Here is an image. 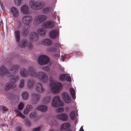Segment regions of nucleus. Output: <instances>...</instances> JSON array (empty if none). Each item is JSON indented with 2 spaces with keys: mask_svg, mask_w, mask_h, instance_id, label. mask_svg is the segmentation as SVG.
Here are the masks:
<instances>
[{
  "mask_svg": "<svg viewBox=\"0 0 131 131\" xmlns=\"http://www.w3.org/2000/svg\"><path fill=\"white\" fill-rule=\"evenodd\" d=\"M29 95L26 91H24L22 93V96L23 99L24 100L27 99Z\"/></svg>",
  "mask_w": 131,
  "mask_h": 131,
  "instance_id": "34",
  "label": "nucleus"
},
{
  "mask_svg": "<svg viewBox=\"0 0 131 131\" xmlns=\"http://www.w3.org/2000/svg\"><path fill=\"white\" fill-rule=\"evenodd\" d=\"M47 50L49 51L54 52L53 56L56 58H58L60 56V50L58 48H56L54 47H51L48 48Z\"/></svg>",
  "mask_w": 131,
  "mask_h": 131,
  "instance_id": "9",
  "label": "nucleus"
},
{
  "mask_svg": "<svg viewBox=\"0 0 131 131\" xmlns=\"http://www.w3.org/2000/svg\"><path fill=\"white\" fill-rule=\"evenodd\" d=\"M62 95L63 99L66 103H69L70 102L71 98L68 93L64 92L62 94Z\"/></svg>",
  "mask_w": 131,
  "mask_h": 131,
  "instance_id": "15",
  "label": "nucleus"
},
{
  "mask_svg": "<svg viewBox=\"0 0 131 131\" xmlns=\"http://www.w3.org/2000/svg\"><path fill=\"white\" fill-rule=\"evenodd\" d=\"M70 126V124L69 123H64L61 125L60 128V129L62 130H65L69 128Z\"/></svg>",
  "mask_w": 131,
  "mask_h": 131,
  "instance_id": "27",
  "label": "nucleus"
},
{
  "mask_svg": "<svg viewBox=\"0 0 131 131\" xmlns=\"http://www.w3.org/2000/svg\"><path fill=\"white\" fill-rule=\"evenodd\" d=\"M21 128L19 127H18L16 128V131H20L21 130Z\"/></svg>",
  "mask_w": 131,
  "mask_h": 131,
  "instance_id": "53",
  "label": "nucleus"
},
{
  "mask_svg": "<svg viewBox=\"0 0 131 131\" xmlns=\"http://www.w3.org/2000/svg\"><path fill=\"white\" fill-rule=\"evenodd\" d=\"M39 38L38 34L35 32H32L30 33L29 39L30 41L32 42H34L37 41Z\"/></svg>",
  "mask_w": 131,
  "mask_h": 131,
  "instance_id": "11",
  "label": "nucleus"
},
{
  "mask_svg": "<svg viewBox=\"0 0 131 131\" xmlns=\"http://www.w3.org/2000/svg\"><path fill=\"white\" fill-rule=\"evenodd\" d=\"M77 112V111H72L70 112V115L71 119L72 120H73L75 119L76 115H77V114L76 113Z\"/></svg>",
  "mask_w": 131,
  "mask_h": 131,
  "instance_id": "30",
  "label": "nucleus"
},
{
  "mask_svg": "<svg viewBox=\"0 0 131 131\" xmlns=\"http://www.w3.org/2000/svg\"><path fill=\"white\" fill-rule=\"evenodd\" d=\"M51 98V97L50 96L48 95L45 96L41 100V102L43 104H47L50 102Z\"/></svg>",
  "mask_w": 131,
  "mask_h": 131,
  "instance_id": "18",
  "label": "nucleus"
},
{
  "mask_svg": "<svg viewBox=\"0 0 131 131\" xmlns=\"http://www.w3.org/2000/svg\"><path fill=\"white\" fill-rule=\"evenodd\" d=\"M70 91L72 98L74 99H75L76 98V95L75 90L73 88H71L70 89Z\"/></svg>",
  "mask_w": 131,
  "mask_h": 131,
  "instance_id": "29",
  "label": "nucleus"
},
{
  "mask_svg": "<svg viewBox=\"0 0 131 131\" xmlns=\"http://www.w3.org/2000/svg\"><path fill=\"white\" fill-rule=\"evenodd\" d=\"M32 18L30 15H25L23 16L21 18V21L24 25L22 28L21 33L24 36H27L30 24L32 22Z\"/></svg>",
  "mask_w": 131,
  "mask_h": 131,
  "instance_id": "2",
  "label": "nucleus"
},
{
  "mask_svg": "<svg viewBox=\"0 0 131 131\" xmlns=\"http://www.w3.org/2000/svg\"><path fill=\"white\" fill-rule=\"evenodd\" d=\"M47 19L46 16L43 15H39L36 16L35 18V22L36 25L40 24Z\"/></svg>",
  "mask_w": 131,
  "mask_h": 131,
  "instance_id": "7",
  "label": "nucleus"
},
{
  "mask_svg": "<svg viewBox=\"0 0 131 131\" xmlns=\"http://www.w3.org/2000/svg\"><path fill=\"white\" fill-rule=\"evenodd\" d=\"M2 110L4 111H7L8 109L6 106H4L2 107Z\"/></svg>",
  "mask_w": 131,
  "mask_h": 131,
  "instance_id": "51",
  "label": "nucleus"
},
{
  "mask_svg": "<svg viewBox=\"0 0 131 131\" xmlns=\"http://www.w3.org/2000/svg\"><path fill=\"white\" fill-rule=\"evenodd\" d=\"M21 12L24 14H28L29 13V7L28 5L24 4L20 8Z\"/></svg>",
  "mask_w": 131,
  "mask_h": 131,
  "instance_id": "17",
  "label": "nucleus"
},
{
  "mask_svg": "<svg viewBox=\"0 0 131 131\" xmlns=\"http://www.w3.org/2000/svg\"><path fill=\"white\" fill-rule=\"evenodd\" d=\"M25 123L28 126H30V123L28 121V120H26L25 121Z\"/></svg>",
  "mask_w": 131,
  "mask_h": 131,
  "instance_id": "46",
  "label": "nucleus"
},
{
  "mask_svg": "<svg viewBox=\"0 0 131 131\" xmlns=\"http://www.w3.org/2000/svg\"><path fill=\"white\" fill-rule=\"evenodd\" d=\"M56 110L57 112H63L64 109L63 107H61L57 108Z\"/></svg>",
  "mask_w": 131,
  "mask_h": 131,
  "instance_id": "40",
  "label": "nucleus"
},
{
  "mask_svg": "<svg viewBox=\"0 0 131 131\" xmlns=\"http://www.w3.org/2000/svg\"><path fill=\"white\" fill-rule=\"evenodd\" d=\"M17 43H19L20 46L22 47H24L26 46L28 44L27 40L24 39L21 40L19 43L18 42Z\"/></svg>",
  "mask_w": 131,
  "mask_h": 131,
  "instance_id": "28",
  "label": "nucleus"
},
{
  "mask_svg": "<svg viewBox=\"0 0 131 131\" xmlns=\"http://www.w3.org/2000/svg\"><path fill=\"white\" fill-rule=\"evenodd\" d=\"M79 131H84V130L83 129V127L82 126H81V127Z\"/></svg>",
  "mask_w": 131,
  "mask_h": 131,
  "instance_id": "54",
  "label": "nucleus"
},
{
  "mask_svg": "<svg viewBox=\"0 0 131 131\" xmlns=\"http://www.w3.org/2000/svg\"><path fill=\"white\" fill-rule=\"evenodd\" d=\"M40 95L37 93H32V103L33 104H36L39 101Z\"/></svg>",
  "mask_w": 131,
  "mask_h": 131,
  "instance_id": "14",
  "label": "nucleus"
},
{
  "mask_svg": "<svg viewBox=\"0 0 131 131\" xmlns=\"http://www.w3.org/2000/svg\"><path fill=\"white\" fill-rule=\"evenodd\" d=\"M36 90L39 92L41 93L45 91L42 84L40 83H38L37 84L36 86Z\"/></svg>",
  "mask_w": 131,
  "mask_h": 131,
  "instance_id": "22",
  "label": "nucleus"
},
{
  "mask_svg": "<svg viewBox=\"0 0 131 131\" xmlns=\"http://www.w3.org/2000/svg\"><path fill=\"white\" fill-rule=\"evenodd\" d=\"M3 4L2 3H1L0 4V5L1 6L2 10L3 11H4V6L3 5Z\"/></svg>",
  "mask_w": 131,
  "mask_h": 131,
  "instance_id": "48",
  "label": "nucleus"
},
{
  "mask_svg": "<svg viewBox=\"0 0 131 131\" xmlns=\"http://www.w3.org/2000/svg\"><path fill=\"white\" fill-rule=\"evenodd\" d=\"M15 85L14 82H10L7 83L5 85V89L9 90L15 87Z\"/></svg>",
  "mask_w": 131,
  "mask_h": 131,
  "instance_id": "19",
  "label": "nucleus"
},
{
  "mask_svg": "<svg viewBox=\"0 0 131 131\" xmlns=\"http://www.w3.org/2000/svg\"><path fill=\"white\" fill-rule=\"evenodd\" d=\"M59 30L53 29L49 33V36L51 38L58 39L59 37Z\"/></svg>",
  "mask_w": 131,
  "mask_h": 131,
  "instance_id": "10",
  "label": "nucleus"
},
{
  "mask_svg": "<svg viewBox=\"0 0 131 131\" xmlns=\"http://www.w3.org/2000/svg\"><path fill=\"white\" fill-rule=\"evenodd\" d=\"M54 25V22L52 21H47L44 22L41 25L42 27L45 28H51Z\"/></svg>",
  "mask_w": 131,
  "mask_h": 131,
  "instance_id": "12",
  "label": "nucleus"
},
{
  "mask_svg": "<svg viewBox=\"0 0 131 131\" xmlns=\"http://www.w3.org/2000/svg\"><path fill=\"white\" fill-rule=\"evenodd\" d=\"M37 114L35 112H31L29 115V117L30 118H34L35 117Z\"/></svg>",
  "mask_w": 131,
  "mask_h": 131,
  "instance_id": "39",
  "label": "nucleus"
},
{
  "mask_svg": "<svg viewBox=\"0 0 131 131\" xmlns=\"http://www.w3.org/2000/svg\"><path fill=\"white\" fill-rule=\"evenodd\" d=\"M10 72V71H8L4 66H2L0 68V76H2L5 75L7 77H10V79L12 80L13 82L17 81L18 79V76L14 73L13 74H11Z\"/></svg>",
  "mask_w": 131,
  "mask_h": 131,
  "instance_id": "5",
  "label": "nucleus"
},
{
  "mask_svg": "<svg viewBox=\"0 0 131 131\" xmlns=\"http://www.w3.org/2000/svg\"><path fill=\"white\" fill-rule=\"evenodd\" d=\"M71 78L69 76H66V80L68 82H70L71 81Z\"/></svg>",
  "mask_w": 131,
  "mask_h": 131,
  "instance_id": "44",
  "label": "nucleus"
},
{
  "mask_svg": "<svg viewBox=\"0 0 131 131\" xmlns=\"http://www.w3.org/2000/svg\"><path fill=\"white\" fill-rule=\"evenodd\" d=\"M41 127H39L37 128H34L33 129L32 131H39L40 130V129Z\"/></svg>",
  "mask_w": 131,
  "mask_h": 131,
  "instance_id": "47",
  "label": "nucleus"
},
{
  "mask_svg": "<svg viewBox=\"0 0 131 131\" xmlns=\"http://www.w3.org/2000/svg\"><path fill=\"white\" fill-rule=\"evenodd\" d=\"M25 80L24 79L20 80L19 84V87L20 88H23L25 85Z\"/></svg>",
  "mask_w": 131,
  "mask_h": 131,
  "instance_id": "37",
  "label": "nucleus"
},
{
  "mask_svg": "<svg viewBox=\"0 0 131 131\" xmlns=\"http://www.w3.org/2000/svg\"><path fill=\"white\" fill-rule=\"evenodd\" d=\"M15 39L17 43H19L20 40V32L18 30H16L15 31Z\"/></svg>",
  "mask_w": 131,
  "mask_h": 131,
  "instance_id": "24",
  "label": "nucleus"
},
{
  "mask_svg": "<svg viewBox=\"0 0 131 131\" xmlns=\"http://www.w3.org/2000/svg\"><path fill=\"white\" fill-rule=\"evenodd\" d=\"M56 118L62 121H66L68 119V117L67 115L64 113L59 114L56 116Z\"/></svg>",
  "mask_w": 131,
  "mask_h": 131,
  "instance_id": "16",
  "label": "nucleus"
},
{
  "mask_svg": "<svg viewBox=\"0 0 131 131\" xmlns=\"http://www.w3.org/2000/svg\"><path fill=\"white\" fill-rule=\"evenodd\" d=\"M47 108V107L45 105H40L38 106L37 109L42 111H45L46 110Z\"/></svg>",
  "mask_w": 131,
  "mask_h": 131,
  "instance_id": "33",
  "label": "nucleus"
},
{
  "mask_svg": "<svg viewBox=\"0 0 131 131\" xmlns=\"http://www.w3.org/2000/svg\"><path fill=\"white\" fill-rule=\"evenodd\" d=\"M19 68V66L17 65H14L10 68V70L15 72L18 70Z\"/></svg>",
  "mask_w": 131,
  "mask_h": 131,
  "instance_id": "35",
  "label": "nucleus"
},
{
  "mask_svg": "<svg viewBox=\"0 0 131 131\" xmlns=\"http://www.w3.org/2000/svg\"><path fill=\"white\" fill-rule=\"evenodd\" d=\"M20 74L21 77L24 78L26 77L29 75L36 77L41 82L44 83H47L48 81V76L47 74L42 71L36 72L35 68L32 66L29 67L28 71L24 68H21Z\"/></svg>",
  "mask_w": 131,
  "mask_h": 131,
  "instance_id": "1",
  "label": "nucleus"
},
{
  "mask_svg": "<svg viewBox=\"0 0 131 131\" xmlns=\"http://www.w3.org/2000/svg\"><path fill=\"white\" fill-rule=\"evenodd\" d=\"M3 25V22L1 21L0 22V26H2Z\"/></svg>",
  "mask_w": 131,
  "mask_h": 131,
  "instance_id": "55",
  "label": "nucleus"
},
{
  "mask_svg": "<svg viewBox=\"0 0 131 131\" xmlns=\"http://www.w3.org/2000/svg\"><path fill=\"white\" fill-rule=\"evenodd\" d=\"M28 46V48L29 49H32L33 48V46L31 43H29Z\"/></svg>",
  "mask_w": 131,
  "mask_h": 131,
  "instance_id": "45",
  "label": "nucleus"
},
{
  "mask_svg": "<svg viewBox=\"0 0 131 131\" xmlns=\"http://www.w3.org/2000/svg\"><path fill=\"white\" fill-rule=\"evenodd\" d=\"M57 14L56 13V12H55L54 14H53V17L55 19V20H56V16H57Z\"/></svg>",
  "mask_w": 131,
  "mask_h": 131,
  "instance_id": "50",
  "label": "nucleus"
},
{
  "mask_svg": "<svg viewBox=\"0 0 131 131\" xmlns=\"http://www.w3.org/2000/svg\"><path fill=\"white\" fill-rule=\"evenodd\" d=\"M49 131H54V130L53 129H51Z\"/></svg>",
  "mask_w": 131,
  "mask_h": 131,
  "instance_id": "60",
  "label": "nucleus"
},
{
  "mask_svg": "<svg viewBox=\"0 0 131 131\" xmlns=\"http://www.w3.org/2000/svg\"><path fill=\"white\" fill-rule=\"evenodd\" d=\"M7 96L10 97L12 100L16 101L19 100V96L18 95H14L12 93H8Z\"/></svg>",
  "mask_w": 131,
  "mask_h": 131,
  "instance_id": "23",
  "label": "nucleus"
},
{
  "mask_svg": "<svg viewBox=\"0 0 131 131\" xmlns=\"http://www.w3.org/2000/svg\"><path fill=\"white\" fill-rule=\"evenodd\" d=\"M29 4L30 7L35 10L41 9L45 5L44 2L38 0H30Z\"/></svg>",
  "mask_w": 131,
  "mask_h": 131,
  "instance_id": "4",
  "label": "nucleus"
},
{
  "mask_svg": "<svg viewBox=\"0 0 131 131\" xmlns=\"http://www.w3.org/2000/svg\"><path fill=\"white\" fill-rule=\"evenodd\" d=\"M54 46L58 48H61L62 49V46H63V45H61L58 43H55L54 44Z\"/></svg>",
  "mask_w": 131,
  "mask_h": 131,
  "instance_id": "42",
  "label": "nucleus"
},
{
  "mask_svg": "<svg viewBox=\"0 0 131 131\" xmlns=\"http://www.w3.org/2000/svg\"><path fill=\"white\" fill-rule=\"evenodd\" d=\"M51 8L50 7H46L42 8V12L44 14L48 13L50 10Z\"/></svg>",
  "mask_w": 131,
  "mask_h": 131,
  "instance_id": "31",
  "label": "nucleus"
},
{
  "mask_svg": "<svg viewBox=\"0 0 131 131\" xmlns=\"http://www.w3.org/2000/svg\"><path fill=\"white\" fill-rule=\"evenodd\" d=\"M16 114L17 116H18L22 118L23 119L25 118V116L21 112L18 111V110L16 109L15 110Z\"/></svg>",
  "mask_w": 131,
  "mask_h": 131,
  "instance_id": "36",
  "label": "nucleus"
},
{
  "mask_svg": "<svg viewBox=\"0 0 131 131\" xmlns=\"http://www.w3.org/2000/svg\"><path fill=\"white\" fill-rule=\"evenodd\" d=\"M57 19H58V20L59 21V24H60V22H59V20H60V17H59L58 16H57Z\"/></svg>",
  "mask_w": 131,
  "mask_h": 131,
  "instance_id": "57",
  "label": "nucleus"
},
{
  "mask_svg": "<svg viewBox=\"0 0 131 131\" xmlns=\"http://www.w3.org/2000/svg\"><path fill=\"white\" fill-rule=\"evenodd\" d=\"M66 75L65 74H61L60 76V79L61 80H63L65 78Z\"/></svg>",
  "mask_w": 131,
  "mask_h": 131,
  "instance_id": "43",
  "label": "nucleus"
},
{
  "mask_svg": "<svg viewBox=\"0 0 131 131\" xmlns=\"http://www.w3.org/2000/svg\"><path fill=\"white\" fill-rule=\"evenodd\" d=\"M65 131H72V130L71 129H69L65 130Z\"/></svg>",
  "mask_w": 131,
  "mask_h": 131,
  "instance_id": "58",
  "label": "nucleus"
},
{
  "mask_svg": "<svg viewBox=\"0 0 131 131\" xmlns=\"http://www.w3.org/2000/svg\"><path fill=\"white\" fill-rule=\"evenodd\" d=\"M49 61L48 58L46 55H41L38 58V62L40 65H45Z\"/></svg>",
  "mask_w": 131,
  "mask_h": 131,
  "instance_id": "8",
  "label": "nucleus"
},
{
  "mask_svg": "<svg viewBox=\"0 0 131 131\" xmlns=\"http://www.w3.org/2000/svg\"><path fill=\"white\" fill-rule=\"evenodd\" d=\"M42 43L46 46H50L51 45L52 42L50 39L46 38L42 40Z\"/></svg>",
  "mask_w": 131,
  "mask_h": 131,
  "instance_id": "26",
  "label": "nucleus"
},
{
  "mask_svg": "<svg viewBox=\"0 0 131 131\" xmlns=\"http://www.w3.org/2000/svg\"><path fill=\"white\" fill-rule=\"evenodd\" d=\"M49 86L52 92L53 93H56L59 92L62 88V84L59 82L54 81L52 77L49 78Z\"/></svg>",
  "mask_w": 131,
  "mask_h": 131,
  "instance_id": "3",
  "label": "nucleus"
},
{
  "mask_svg": "<svg viewBox=\"0 0 131 131\" xmlns=\"http://www.w3.org/2000/svg\"><path fill=\"white\" fill-rule=\"evenodd\" d=\"M44 28H38L37 30V34L41 36H44L46 35V30Z\"/></svg>",
  "mask_w": 131,
  "mask_h": 131,
  "instance_id": "20",
  "label": "nucleus"
},
{
  "mask_svg": "<svg viewBox=\"0 0 131 131\" xmlns=\"http://www.w3.org/2000/svg\"><path fill=\"white\" fill-rule=\"evenodd\" d=\"M60 69L62 71H63L64 70V68L63 67H61Z\"/></svg>",
  "mask_w": 131,
  "mask_h": 131,
  "instance_id": "59",
  "label": "nucleus"
},
{
  "mask_svg": "<svg viewBox=\"0 0 131 131\" xmlns=\"http://www.w3.org/2000/svg\"><path fill=\"white\" fill-rule=\"evenodd\" d=\"M77 54L78 55H81L82 54L80 52H77Z\"/></svg>",
  "mask_w": 131,
  "mask_h": 131,
  "instance_id": "56",
  "label": "nucleus"
},
{
  "mask_svg": "<svg viewBox=\"0 0 131 131\" xmlns=\"http://www.w3.org/2000/svg\"><path fill=\"white\" fill-rule=\"evenodd\" d=\"M15 5L17 6H19L23 3V0H14Z\"/></svg>",
  "mask_w": 131,
  "mask_h": 131,
  "instance_id": "32",
  "label": "nucleus"
},
{
  "mask_svg": "<svg viewBox=\"0 0 131 131\" xmlns=\"http://www.w3.org/2000/svg\"><path fill=\"white\" fill-rule=\"evenodd\" d=\"M10 11L13 16L16 18L19 17V13L18 9L15 7H12L10 8Z\"/></svg>",
  "mask_w": 131,
  "mask_h": 131,
  "instance_id": "13",
  "label": "nucleus"
},
{
  "mask_svg": "<svg viewBox=\"0 0 131 131\" xmlns=\"http://www.w3.org/2000/svg\"><path fill=\"white\" fill-rule=\"evenodd\" d=\"M24 106V104L22 102H20L18 105V109L20 110H22Z\"/></svg>",
  "mask_w": 131,
  "mask_h": 131,
  "instance_id": "38",
  "label": "nucleus"
},
{
  "mask_svg": "<svg viewBox=\"0 0 131 131\" xmlns=\"http://www.w3.org/2000/svg\"><path fill=\"white\" fill-rule=\"evenodd\" d=\"M62 59L61 61L63 62L64 61V59H67L68 58V57H67L66 55H65L64 57H63L62 56H61Z\"/></svg>",
  "mask_w": 131,
  "mask_h": 131,
  "instance_id": "52",
  "label": "nucleus"
},
{
  "mask_svg": "<svg viewBox=\"0 0 131 131\" xmlns=\"http://www.w3.org/2000/svg\"><path fill=\"white\" fill-rule=\"evenodd\" d=\"M43 69L44 70H45L46 71H49L50 70V67L49 66H48L47 67H44L43 68Z\"/></svg>",
  "mask_w": 131,
  "mask_h": 131,
  "instance_id": "49",
  "label": "nucleus"
},
{
  "mask_svg": "<svg viewBox=\"0 0 131 131\" xmlns=\"http://www.w3.org/2000/svg\"><path fill=\"white\" fill-rule=\"evenodd\" d=\"M32 109V106L31 105H27L24 110L23 113L25 114H27Z\"/></svg>",
  "mask_w": 131,
  "mask_h": 131,
  "instance_id": "25",
  "label": "nucleus"
},
{
  "mask_svg": "<svg viewBox=\"0 0 131 131\" xmlns=\"http://www.w3.org/2000/svg\"><path fill=\"white\" fill-rule=\"evenodd\" d=\"M35 84V81L31 79H29L27 80V88L29 89L33 88Z\"/></svg>",
  "mask_w": 131,
  "mask_h": 131,
  "instance_id": "21",
  "label": "nucleus"
},
{
  "mask_svg": "<svg viewBox=\"0 0 131 131\" xmlns=\"http://www.w3.org/2000/svg\"><path fill=\"white\" fill-rule=\"evenodd\" d=\"M51 105L53 107H57L63 106L64 103L61 101L59 96L57 95L54 96L53 98Z\"/></svg>",
  "mask_w": 131,
  "mask_h": 131,
  "instance_id": "6",
  "label": "nucleus"
},
{
  "mask_svg": "<svg viewBox=\"0 0 131 131\" xmlns=\"http://www.w3.org/2000/svg\"><path fill=\"white\" fill-rule=\"evenodd\" d=\"M51 124L54 126H56L58 124V123L55 120H52L51 121Z\"/></svg>",
  "mask_w": 131,
  "mask_h": 131,
  "instance_id": "41",
  "label": "nucleus"
}]
</instances>
